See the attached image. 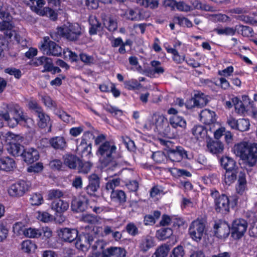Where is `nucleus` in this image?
Wrapping results in <instances>:
<instances>
[{
	"mask_svg": "<svg viewBox=\"0 0 257 257\" xmlns=\"http://www.w3.org/2000/svg\"><path fill=\"white\" fill-rule=\"evenodd\" d=\"M0 116L12 128L18 124L28 128H31L34 125L33 119L29 117L23 108L18 104H3L0 109Z\"/></svg>",
	"mask_w": 257,
	"mask_h": 257,
	"instance_id": "obj_1",
	"label": "nucleus"
},
{
	"mask_svg": "<svg viewBox=\"0 0 257 257\" xmlns=\"http://www.w3.org/2000/svg\"><path fill=\"white\" fill-rule=\"evenodd\" d=\"M116 153V147L110 142L105 141L99 146L97 154L100 156L99 161L102 169L107 171L121 169V163L119 160L121 156Z\"/></svg>",
	"mask_w": 257,
	"mask_h": 257,
	"instance_id": "obj_2",
	"label": "nucleus"
},
{
	"mask_svg": "<svg viewBox=\"0 0 257 257\" xmlns=\"http://www.w3.org/2000/svg\"><path fill=\"white\" fill-rule=\"evenodd\" d=\"M234 153L246 161L249 166L252 167L257 162V144L246 142L238 144L234 146Z\"/></svg>",
	"mask_w": 257,
	"mask_h": 257,
	"instance_id": "obj_3",
	"label": "nucleus"
},
{
	"mask_svg": "<svg viewBox=\"0 0 257 257\" xmlns=\"http://www.w3.org/2000/svg\"><path fill=\"white\" fill-rule=\"evenodd\" d=\"M58 33L67 40L75 42L78 41L82 36L84 30L77 23L67 22L62 27H58Z\"/></svg>",
	"mask_w": 257,
	"mask_h": 257,
	"instance_id": "obj_4",
	"label": "nucleus"
},
{
	"mask_svg": "<svg viewBox=\"0 0 257 257\" xmlns=\"http://www.w3.org/2000/svg\"><path fill=\"white\" fill-rule=\"evenodd\" d=\"M237 179L236 186L237 192L242 194L246 189V175L244 171L234 170L233 171H226L224 175V182L226 185H230Z\"/></svg>",
	"mask_w": 257,
	"mask_h": 257,
	"instance_id": "obj_5",
	"label": "nucleus"
},
{
	"mask_svg": "<svg viewBox=\"0 0 257 257\" xmlns=\"http://www.w3.org/2000/svg\"><path fill=\"white\" fill-rule=\"evenodd\" d=\"M163 144L168 148L167 153L168 158L172 162H179L183 158H187V152L181 146H176L173 148L172 142L163 141Z\"/></svg>",
	"mask_w": 257,
	"mask_h": 257,
	"instance_id": "obj_6",
	"label": "nucleus"
},
{
	"mask_svg": "<svg viewBox=\"0 0 257 257\" xmlns=\"http://www.w3.org/2000/svg\"><path fill=\"white\" fill-rule=\"evenodd\" d=\"M188 231L193 240L199 242L203 235L206 234L205 224L201 220L196 219L190 224Z\"/></svg>",
	"mask_w": 257,
	"mask_h": 257,
	"instance_id": "obj_7",
	"label": "nucleus"
},
{
	"mask_svg": "<svg viewBox=\"0 0 257 257\" xmlns=\"http://www.w3.org/2000/svg\"><path fill=\"white\" fill-rule=\"evenodd\" d=\"M214 198L215 209L217 212L226 214L229 211V200L228 196L224 194H219L217 191L211 193Z\"/></svg>",
	"mask_w": 257,
	"mask_h": 257,
	"instance_id": "obj_8",
	"label": "nucleus"
},
{
	"mask_svg": "<svg viewBox=\"0 0 257 257\" xmlns=\"http://www.w3.org/2000/svg\"><path fill=\"white\" fill-rule=\"evenodd\" d=\"M36 6L35 5L30 6L32 11L40 16H47L52 20H57V14L53 10L49 7H45L42 9L45 4L44 0H38L36 2Z\"/></svg>",
	"mask_w": 257,
	"mask_h": 257,
	"instance_id": "obj_9",
	"label": "nucleus"
},
{
	"mask_svg": "<svg viewBox=\"0 0 257 257\" xmlns=\"http://www.w3.org/2000/svg\"><path fill=\"white\" fill-rule=\"evenodd\" d=\"M31 187L29 181L20 180L12 184L8 189V193L11 196L21 197L23 196Z\"/></svg>",
	"mask_w": 257,
	"mask_h": 257,
	"instance_id": "obj_10",
	"label": "nucleus"
},
{
	"mask_svg": "<svg viewBox=\"0 0 257 257\" xmlns=\"http://www.w3.org/2000/svg\"><path fill=\"white\" fill-rule=\"evenodd\" d=\"M97 245H94V249L99 248L102 249V253L104 257H125L126 251L123 248L120 247L110 246L106 249L103 248L102 242L98 241Z\"/></svg>",
	"mask_w": 257,
	"mask_h": 257,
	"instance_id": "obj_11",
	"label": "nucleus"
},
{
	"mask_svg": "<svg viewBox=\"0 0 257 257\" xmlns=\"http://www.w3.org/2000/svg\"><path fill=\"white\" fill-rule=\"evenodd\" d=\"M49 37L44 38V43L40 47L43 53L47 55L59 56L62 54V48L55 42L48 41Z\"/></svg>",
	"mask_w": 257,
	"mask_h": 257,
	"instance_id": "obj_12",
	"label": "nucleus"
},
{
	"mask_svg": "<svg viewBox=\"0 0 257 257\" xmlns=\"http://www.w3.org/2000/svg\"><path fill=\"white\" fill-rule=\"evenodd\" d=\"M75 247L79 250L85 251L88 250L94 240L92 234L83 233L75 239Z\"/></svg>",
	"mask_w": 257,
	"mask_h": 257,
	"instance_id": "obj_13",
	"label": "nucleus"
},
{
	"mask_svg": "<svg viewBox=\"0 0 257 257\" xmlns=\"http://www.w3.org/2000/svg\"><path fill=\"white\" fill-rule=\"evenodd\" d=\"M247 223L243 219H238L233 221L231 227V235L235 239L240 238L246 230Z\"/></svg>",
	"mask_w": 257,
	"mask_h": 257,
	"instance_id": "obj_14",
	"label": "nucleus"
},
{
	"mask_svg": "<svg viewBox=\"0 0 257 257\" xmlns=\"http://www.w3.org/2000/svg\"><path fill=\"white\" fill-rule=\"evenodd\" d=\"M126 18L131 21L146 20L150 16V12L142 9L136 8L128 9L125 13Z\"/></svg>",
	"mask_w": 257,
	"mask_h": 257,
	"instance_id": "obj_15",
	"label": "nucleus"
},
{
	"mask_svg": "<svg viewBox=\"0 0 257 257\" xmlns=\"http://www.w3.org/2000/svg\"><path fill=\"white\" fill-rule=\"evenodd\" d=\"M214 235L219 238H225L228 237L230 232L229 225L225 221L215 222L213 226Z\"/></svg>",
	"mask_w": 257,
	"mask_h": 257,
	"instance_id": "obj_16",
	"label": "nucleus"
},
{
	"mask_svg": "<svg viewBox=\"0 0 257 257\" xmlns=\"http://www.w3.org/2000/svg\"><path fill=\"white\" fill-rule=\"evenodd\" d=\"M200 117L201 121L207 125L206 129L212 131V126H214L216 121L215 112L205 109L201 111Z\"/></svg>",
	"mask_w": 257,
	"mask_h": 257,
	"instance_id": "obj_17",
	"label": "nucleus"
},
{
	"mask_svg": "<svg viewBox=\"0 0 257 257\" xmlns=\"http://www.w3.org/2000/svg\"><path fill=\"white\" fill-rule=\"evenodd\" d=\"M9 137L15 139L12 142H9L7 148L8 152L15 157L22 156L25 150L24 147L20 144L15 142V141L20 138V137L11 134H10Z\"/></svg>",
	"mask_w": 257,
	"mask_h": 257,
	"instance_id": "obj_18",
	"label": "nucleus"
},
{
	"mask_svg": "<svg viewBox=\"0 0 257 257\" xmlns=\"http://www.w3.org/2000/svg\"><path fill=\"white\" fill-rule=\"evenodd\" d=\"M88 184L85 188L87 193L91 196H94L95 193L100 188V178L96 174H92L88 177Z\"/></svg>",
	"mask_w": 257,
	"mask_h": 257,
	"instance_id": "obj_19",
	"label": "nucleus"
},
{
	"mask_svg": "<svg viewBox=\"0 0 257 257\" xmlns=\"http://www.w3.org/2000/svg\"><path fill=\"white\" fill-rule=\"evenodd\" d=\"M154 119L155 120V129L160 132L168 134L170 132L169 122L163 115L154 113Z\"/></svg>",
	"mask_w": 257,
	"mask_h": 257,
	"instance_id": "obj_20",
	"label": "nucleus"
},
{
	"mask_svg": "<svg viewBox=\"0 0 257 257\" xmlns=\"http://www.w3.org/2000/svg\"><path fill=\"white\" fill-rule=\"evenodd\" d=\"M208 102L206 96L202 93H198L195 94V97L190 99L185 104L187 108H191L193 107L197 106L202 107L206 105Z\"/></svg>",
	"mask_w": 257,
	"mask_h": 257,
	"instance_id": "obj_21",
	"label": "nucleus"
},
{
	"mask_svg": "<svg viewBox=\"0 0 257 257\" xmlns=\"http://www.w3.org/2000/svg\"><path fill=\"white\" fill-rule=\"evenodd\" d=\"M91 137H92L93 139L94 138V136L89 131L85 132L80 144L77 148V150L81 153L82 156H86L90 154L91 152V144H87L86 141L87 138Z\"/></svg>",
	"mask_w": 257,
	"mask_h": 257,
	"instance_id": "obj_22",
	"label": "nucleus"
},
{
	"mask_svg": "<svg viewBox=\"0 0 257 257\" xmlns=\"http://www.w3.org/2000/svg\"><path fill=\"white\" fill-rule=\"evenodd\" d=\"M78 231L76 229L64 228L60 230L59 236L65 242H71L77 237Z\"/></svg>",
	"mask_w": 257,
	"mask_h": 257,
	"instance_id": "obj_23",
	"label": "nucleus"
},
{
	"mask_svg": "<svg viewBox=\"0 0 257 257\" xmlns=\"http://www.w3.org/2000/svg\"><path fill=\"white\" fill-rule=\"evenodd\" d=\"M88 200L85 198H75L71 201V209L73 212H81L87 208Z\"/></svg>",
	"mask_w": 257,
	"mask_h": 257,
	"instance_id": "obj_24",
	"label": "nucleus"
},
{
	"mask_svg": "<svg viewBox=\"0 0 257 257\" xmlns=\"http://www.w3.org/2000/svg\"><path fill=\"white\" fill-rule=\"evenodd\" d=\"M13 27V25L10 21L4 20L0 22V30L5 31L4 38L11 39L15 35V39L19 43L16 32L12 30Z\"/></svg>",
	"mask_w": 257,
	"mask_h": 257,
	"instance_id": "obj_25",
	"label": "nucleus"
},
{
	"mask_svg": "<svg viewBox=\"0 0 257 257\" xmlns=\"http://www.w3.org/2000/svg\"><path fill=\"white\" fill-rule=\"evenodd\" d=\"M155 245L153 237L150 235H146L142 237L139 243V248L142 251L146 252Z\"/></svg>",
	"mask_w": 257,
	"mask_h": 257,
	"instance_id": "obj_26",
	"label": "nucleus"
},
{
	"mask_svg": "<svg viewBox=\"0 0 257 257\" xmlns=\"http://www.w3.org/2000/svg\"><path fill=\"white\" fill-rule=\"evenodd\" d=\"M22 156L26 163L32 164L39 159V154L37 150L31 148L27 150H25Z\"/></svg>",
	"mask_w": 257,
	"mask_h": 257,
	"instance_id": "obj_27",
	"label": "nucleus"
},
{
	"mask_svg": "<svg viewBox=\"0 0 257 257\" xmlns=\"http://www.w3.org/2000/svg\"><path fill=\"white\" fill-rule=\"evenodd\" d=\"M16 167V163L14 160L9 157L0 158V170L10 172L13 171Z\"/></svg>",
	"mask_w": 257,
	"mask_h": 257,
	"instance_id": "obj_28",
	"label": "nucleus"
},
{
	"mask_svg": "<svg viewBox=\"0 0 257 257\" xmlns=\"http://www.w3.org/2000/svg\"><path fill=\"white\" fill-rule=\"evenodd\" d=\"M69 207V203L61 199H56L51 203V208L57 213H61L66 211Z\"/></svg>",
	"mask_w": 257,
	"mask_h": 257,
	"instance_id": "obj_29",
	"label": "nucleus"
},
{
	"mask_svg": "<svg viewBox=\"0 0 257 257\" xmlns=\"http://www.w3.org/2000/svg\"><path fill=\"white\" fill-rule=\"evenodd\" d=\"M207 147L209 151L213 154L222 153L224 149L222 143L217 140H210L207 142Z\"/></svg>",
	"mask_w": 257,
	"mask_h": 257,
	"instance_id": "obj_30",
	"label": "nucleus"
},
{
	"mask_svg": "<svg viewBox=\"0 0 257 257\" xmlns=\"http://www.w3.org/2000/svg\"><path fill=\"white\" fill-rule=\"evenodd\" d=\"M51 146L55 150H63L66 147V142L64 137L57 136L49 140Z\"/></svg>",
	"mask_w": 257,
	"mask_h": 257,
	"instance_id": "obj_31",
	"label": "nucleus"
},
{
	"mask_svg": "<svg viewBox=\"0 0 257 257\" xmlns=\"http://www.w3.org/2000/svg\"><path fill=\"white\" fill-rule=\"evenodd\" d=\"M89 22L90 25L89 33L90 35H96L97 32L102 31L103 26L96 18H90Z\"/></svg>",
	"mask_w": 257,
	"mask_h": 257,
	"instance_id": "obj_32",
	"label": "nucleus"
},
{
	"mask_svg": "<svg viewBox=\"0 0 257 257\" xmlns=\"http://www.w3.org/2000/svg\"><path fill=\"white\" fill-rule=\"evenodd\" d=\"M221 166L226 171L236 170V162L231 158L225 156L220 159Z\"/></svg>",
	"mask_w": 257,
	"mask_h": 257,
	"instance_id": "obj_33",
	"label": "nucleus"
},
{
	"mask_svg": "<svg viewBox=\"0 0 257 257\" xmlns=\"http://www.w3.org/2000/svg\"><path fill=\"white\" fill-rule=\"evenodd\" d=\"M64 164L71 169H75L79 163L80 159L74 155L66 154L64 156Z\"/></svg>",
	"mask_w": 257,
	"mask_h": 257,
	"instance_id": "obj_34",
	"label": "nucleus"
},
{
	"mask_svg": "<svg viewBox=\"0 0 257 257\" xmlns=\"http://www.w3.org/2000/svg\"><path fill=\"white\" fill-rule=\"evenodd\" d=\"M111 198L118 202L120 205H123L126 200V196L125 192L121 190H115L111 191Z\"/></svg>",
	"mask_w": 257,
	"mask_h": 257,
	"instance_id": "obj_35",
	"label": "nucleus"
},
{
	"mask_svg": "<svg viewBox=\"0 0 257 257\" xmlns=\"http://www.w3.org/2000/svg\"><path fill=\"white\" fill-rule=\"evenodd\" d=\"M169 122L172 127L176 128L178 126L185 127L186 125V122L185 119L181 116L178 115L171 116L169 118Z\"/></svg>",
	"mask_w": 257,
	"mask_h": 257,
	"instance_id": "obj_36",
	"label": "nucleus"
},
{
	"mask_svg": "<svg viewBox=\"0 0 257 257\" xmlns=\"http://www.w3.org/2000/svg\"><path fill=\"white\" fill-rule=\"evenodd\" d=\"M161 216V212L159 211H154L153 214H148L144 216V222L146 225H153L155 224L156 220L158 219Z\"/></svg>",
	"mask_w": 257,
	"mask_h": 257,
	"instance_id": "obj_37",
	"label": "nucleus"
},
{
	"mask_svg": "<svg viewBox=\"0 0 257 257\" xmlns=\"http://www.w3.org/2000/svg\"><path fill=\"white\" fill-rule=\"evenodd\" d=\"M36 115L39 118V120L38 121V125L39 127L41 128L46 127L50 120L49 116L46 114L44 112L43 110L36 114Z\"/></svg>",
	"mask_w": 257,
	"mask_h": 257,
	"instance_id": "obj_38",
	"label": "nucleus"
},
{
	"mask_svg": "<svg viewBox=\"0 0 257 257\" xmlns=\"http://www.w3.org/2000/svg\"><path fill=\"white\" fill-rule=\"evenodd\" d=\"M173 230L171 228L162 227L156 232V237L160 240H165L173 234Z\"/></svg>",
	"mask_w": 257,
	"mask_h": 257,
	"instance_id": "obj_39",
	"label": "nucleus"
},
{
	"mask_svg": "<svg viewBox=\"0 0 257 257\" xmlns=\"http://www.w3.org/2000/svg\"><path fill=\"white\" fill-rule=\"evenodd\" d=\"M170 247L166 244L160 245L157 248L152 257H167Z\"/></svg>",
	"mask_w": 257,
	"mask_h": 257,
	"instance_id": "obj_40",
	"label": "nucleus"
},
{
	"mask_svg": "<svg viewBox=\"0 0 257 257\" xmlns=\"http://www.w3.org/2000/svg\"><path fill=\"white\" fill-rule=\"evenodd\" d=\"M138 4L151 9H157L159 4V0H136Z\"/></svg>",
	"mask_w": 257,
	"mask_h": 257,
	"instance_id": "obj_41",
	"label": "nucleus"
},
{
	"mask_svg": "<svg viewBox=\"0 0 257 257\" xmlns=\"http://www.w3.org/2000/svg\"><path fill=\"white\" fill-rule=\"evenodd\" d=\"M25 236L29 238H39L41 236L40 228L37 229L30 227L23 230Z\"/></svg>",
	"mask_w": 257,
	"mask_h": 257,
	"instance_id": "obj_42",
	"label": "nucleus"
},
{
	"mask_svg": "<svg viewBox=\"0 0 257 257\" xmlns=\"http://www.w3.org/2000/svg\"><path fill=\"white\" fill-rule=\"evenodd\" d=\"M237 26L235 28L230 27H225L222 29L215 28L214 31L216 32L218 35H225L227 36H233L237 30Z\"/></svg>",
	"mask_w": 257,
	"mask_h": 257,
	"instance_id": "obj_43",
	"label": "nucleus"
},
{
	"mask_svg": "<svg viewBox=\"0 0 257 257\" xmlns=\"http://www.w3.org/2000/svg\"><path fill=\"white\" fill-rule=\"evenodd\" d=\"M210 19L214 22L225 23L231 21V19L229 17L220 13L210 15Z\"/></svg>",
	"mask_w": 257,
	"mask_h": 257,
	"instance_id": "obj_44",
	"label": "nucleus"
},
{
	"mask_svg": "<svg viewBox=\"0 0 257 257\" xmlns=\"http://www.w3.org/2000/svg\"><path fill=\"white\" fill-rule=\"evenodd\" d=\"M92 166L90 162H83L80 159L77 167L79 173L86 174L90 170Z\"/></svg>",
	"mask_w": 257,
	"mask_h": 257,
	"instance_id": "obj_45",
	"label": "nucleus"
},
{
	"mask_svg": "<svg viewBox=\"0 0 257 257\" xmlns=\"http://www.w3.org/2000/svg\"><path fill=\"white\" fill-rule=\"evenodd\" d=\"M100 218L95 215L91 214H87L82 215L81 218V220L89 224H95L99 221Z\"/></svg>",
	"mask_w": 257,
	"mask_h": 257,
	"instance_id": "obj_46",
	"label": "nucleus"
},
{
	"mask_svg": "<svg viewBox=\"0 0 257 257\" xmlns=\"http://www.w3.org/2000/svg\"><path fill=\"white\" fill-rule=\"evenodd\" d=\"M125 231L132 236H135L139 234L138 227L134 222L128 223L125 227Z\"/></svg>",
	"mask_w": 257,
	"mask_h": 257,
	"instance_id": "obj_47",
	"label": "nucleus"
},
{
	"mask_svg": "<svg viewBox=\"0 0 257 257\" xmlns=\"http://www.w3.org/2000/svg\"><path fill=\"white\" fill-rule=\"evenodd\" d=\"M30 202L32 205H39L43 202V196L39 193H33L31 195Z\"/></svg>",
	"mask_w": 257,
	"mask_h": 257,
	"instance_id": "obj_48",
	"label": "nucleus"
},
{
	"mask_svg": "<svg viewBox=\"0 0 257 257\" xmlns=\"http://www.w3.org/2000/svg\"><path fill=\"white\" fill-rule=\"evenodd\" d=\"M237 30L238 33L244 37H249L252 35L253 30L251 28L243 25L237 26Z\"/></svg>",
	"mask_w": 257,
	"mask_h": 257,
	"instance_id": "obj_49",
	"label": "nucleus"
},
{
	"mask_svg": "<svg viewBox=\"0 0 257 257\" xmlns=\"http://www.w3.org/2000/svg\"><path fill=\"white\" fill-rule=\"evenodd\" d=\"M124 87L128 90L139 89L141 84L136 79H132L129 81H126L124 83Z\"/></svg>",
	"mask_w": 257,
	"mask_h": 257,
	"instance_id": "obj_50",
	"label": "nucleus"
},
{
	"mask_svg": "<svg viewBox=\"0 0 257 257\" xmlns=\"http://www.w3.org/2000/svg\"><path fill=\"white\" fill-rule=\"evenodd\" d=\"M21 246L22 249L28 253L31 252L32 250H34L36 247V245L30 240L23 241Z\"/></svg>",
	"mask_w": 257,
	"mask_h": 257,
	"instance_id": "obj_51",
	"label": "nucleus"
},
{
	"mask_svg": "<svg viewBox=\"0 0 257 257\" xmlns=\"http://www.w3.org/2000/svg\"><path fill=\"white\" fill-rule=\"evenodd\" d=\"M185 253L184 247L181 245H178L173 248L170 257H184Z\"/></svg>",
	"mask_w": 257,
	"mask_h": 257,
	"instance_id": "obj_52",
	"label": "nucleus"
},
{
	"mask_svg": "<svg viewBox=\"0 0 257 257\" xmlns=\"http://www.w3.org/2000/svg\"><path fill=\"white\" fill-rule=\"evenodd\" d=\"M249 122L248 119L242 118L238 119L237 130L240 132L247 131L249 128Z\"/></svg>",
	"mask_w": 257,
	"mask_h": 257,
	"instance_id": "obj_53",
	"label": "nucleus"
},
{
	"mask_svg": "<svg viewBox=\"0 0 257 257\" xmlns=\"http://www.w3.org/2000/svg\"><path fill=\"white\" fill-rule=\"evenodd\" d=\"M151 158L158 164L163 163L166 159V155L161 151L154 152L152 155Z\"/></svg>",
	"mask_w": 257,
	"mask_h": 257,
	"instance_id": "obj_54",
	"label": "nucleus"
},
{
	"mask_svg": "<svg viewBox=\"0 0 257 257\" xmlns=\"http://www.w3.org/2000/svg\"><path fill=\"white\" fill-rule=\"evenodd\" d=\"M63 193L59 189H52L49 191L48 194V200L58 199L63 196Z\"/></svg>",
	"mask_w": 257,
	"mask_h": 257,
	"instance_id": "obj_55",
	"label": "nucleus"
},
{
	"mask_svg": "<svg viewBox=\"0 0 257 257\" xmlns=\"http://www.w3.org/2000/svg\"><path fill=\"white\" fill-rule=\"evenodd\" d=\"M43 169V165L42 163L38 162L31 165L27 168L29 173H38Z\"/></svg>",
	"mask_w": 257,
	"mask_h": 257,
	"instance_id": "obj_56",
	"label": "nucleus"
},
{
	"mask_svg": "<svg viewBox=\"0 0 257 257\" xmlns=\"http://www.w3.org/2000/svg\"><path fill=\"white\" fill-rule=\"evenodd\" d=\"M28 107L35 115L43 110L37 102L34 100L29 102Z\"/></svg>",
	"mask_w": 257,
	"mask_h": 257,
	"instance_id": "obj_57",
	"label": "nucleus"
},
{
	"mask_svg": "<svg viewBox=\"0 0 257 257\" xmlns=\"http://www.w3.org/2000/svg\"><path fill=\"white\" fill-rule=\"evenodd\" d=\"M120 179L115 178L112 180H109L108 182L106 183L105 189L107 190H112V191L114 190V189L118 186L120 184Z\"/></svg>",
	"mask_w": 257,
	"mask_h": 257,
	"instance_id": "obj_58",
	"label": "nucleus"
},
{
	"mask_svg": "<svg viewBox=\"0 0 257 257\" xmlns=\"http://www.w3.org/2000/svg\"><path fill=\"white\" fill-rule=\"evenodd\" d=\"M9 230L7 226L3 222H0V242H3L8 237Z\"/></svg>",
	"mask_w": 257,
	"mask_h": 257,
	"instance_id": "obj_59",
	"label": "nucleus"
},
{
	"mask_svg": "<svg viewBox=\"0 0 257 257\" xmlns=\"http://www.w3.org/2000/svg\"><path fill=\"white\" fill-rule=\"evenodd\" d=\"M176 8L178 11L181 12H188L193 10L190 6L186 4L183 1L177 2Z\"/></svg>",
	"mask_w": 257,
	"mask_h": 257,
	"instance_id": "obj_60",
	"label": "nucleus"
},
{
	"mask_svg": "<svg viewBox=\"0 0 257 257\" xmlns=\"http://www.w3.org/2000/svg\"><path fill=\"white\" fill-rule=\"evenodd\" d=\"M192 134L197 137H202L206 133V131L204 129L203 127L201 125H195L192 128Z\"/></svg>",
	"mask_w": 257,
	"mask_h": 257,
	"instance_id": "obj_61",
	"label": "nucleus"
},
{
	"mask_svg": "<svg viewBox=\"0 0 257 257\" xmlns=\"http://www.w3.org/2000/svg\"><path fill=\"white\" fill-rule=\"evenodd\" d=\"M177 23L181 26H186L191 28L193 26L192 22L187 18L185 17H177L176 18Z\"/></svg>",
	"mask_w": 257,
	"mask_h": 257,
	"instance_id": "obj_62",
	"label": "nucleus"
},
{
	"mask_svg": "<svg viewBox=\"0 0 257 257\" xmlns=\"http://www.w3.org/2000/svg\"><path fill=\"white\" fill-rule=\"evenodd\" d=\"M58 116L64 122L66 123L73 122L74 120L73 118L66 112L64 111H60L59 113L57 114Z\"/></svg>",
	"mask_w": 257,
	"mask_h": 257,
	"instance_id": "obj_63",
	"label": "nucleus"
},
{
	"mask_svg": "<svg viewBox=\"0 0 257 257\" xmlns=\"http://www.w3.org/2000/svg\"><path fill=\"white\" fill-rule=\"evenodd\" d=\"M6 73L11 75H14L15 78L19 79L22 75V72L20 70L15 68H8L5 70Z\"/></svg>",
	"mask_w": 257,
	"mask_h": 257,
	"instance_id": "obj_64",
	"label": "nucleus"
}]
</instances>
